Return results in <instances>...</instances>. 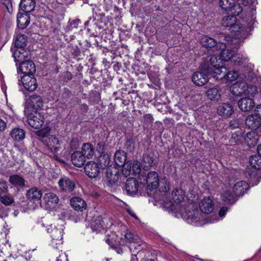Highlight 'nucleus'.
Returning <instances> with one entry per match:
<instances>
[{"instance_id":"33","label":"nucleus","mask_w":261,"mask_h":261,"mask_svg":"<svg viewBox=\"0 0 261 261\" xmlns=\"http://www.w3.org/2000/svg\"><path fill=\"white\" fill-rule=\"evenodd\" d=\"M83 154L87 159H91L94 154V148L93 145L89 143H84L82 146Z\"/></svg>"},{"instance_id":"40","label":"nucleus","mask_w":261,"mask_h":261,"mask_svg":"<svg viewBox=\"0 0 261 261\" xmlns=\"http://www.w3.org/2000/svg\"><path fill=\"white\" fill-rule=\"evenodd\" d=\"M249 162L254 169L261 170V155L259 154L252 155L249 160Z\"/></svg>"},{"instance_id":"42","label":"nucleus","mask_w":261,"mask_h":261,"mask_svg":"<svg viewBox=\"0 0 261 261\" xmlns=\"http://www.w3.org/2000/svg\"><path fill=\"white\" fill-rule=\"evenodd\" d=\"M232 61L236 65H241L248 62V58L246 55L240 54L235 55L234 54Z\"/></svg>"},{"instance_id":"37","label":"nucleus","mask_w":261,"mask_h":261,"mask_svg":"<svg viewBox=\"0 0 261 261\" xmlns=\"http://www.w3.org/2000/svg\"><path fill=\"white\" fill-rule=\"evenodd\" d=\"M104 222L102 217L98 216L92 223L91 227L93 231H100L104 228Z\"/></svg>"},{"instance_id":"5","label":"nucleus","mask_w":261,"mask_h":261,"mask_svg":"<svg viewBox=\"0 0 261 261\" xmlns=\"http://www.w3.org/2000/svg\"><path fill=\"white\" fill-rule=\"evenodd\" d=\"M28 123L32 128L39 129L44 123V117L40 113L35 112L30 114L28 116Z\"/></svg>"},{"instance_id":"44","label":"nucleus","mask_w":261,"mask_h":261,"mask_svg":"<svg viewBox=\"0 0 261 261\" xmlns=\"http://www.w3.org/2000/svg\"><path fill=\"white\" fill-rule=\"evenodd\" d=\"M258 136L256 135V134L254 132H251L247 133L246 136L245 137V140L249 144V140L251 141L250 143V146H254L255 144H257Z\"/></svg>"},{"instance_id":"20","label":"nucleus","mask_w":261,"mask_h":261,"mask_svg":"<svg viewBox=\"0 0 261 261\" xmlns=\"http://www.w3.org/2000/svg\"><path fill=\"white\" fill-rule=\"evenodd\" d=\"M249 187L248 184L245 181H240L235 184L233 187V191L238 197L243 195L248 189Z\"/></svg>"},{"instance_id":"52","label":"nucleus","mask_w":261,"mask_h":261,"mask_svg":"<svg viewBox=\"0 0 261 261\" xmlns=\"http://www.w3.org/2000/svg\"><path fill=\"white\" fill-rule=\"evenodd\" d=\"M56 261H68L67 255L62 251L57 250Z\"/></svg>"},{"instance_id":"22","label":"nucleus","mask_w":261,"mask_h":261,"mask_svg":"<svg viewBox=\"0 0 261 261\" xmlns=\"http://www.w3.org/2000/svg\"><path fill=\"white\" fill-rule=\"evenodd\" d=\"M261 124V121L258 117L254 114L248 116L245 120V125L248 128L255 130L258 128Z\"/></svg>"},{"instance_id":"17","label":"nucleus","mask_w":261,"mask_h":261,"mask_svg":"<svg viewBox=\"0 0 261 261\" xmlns=\"http://www.w3.org/2000/svg\"><path fill=\"white\" fill-rule=\"evenodd\" d=\"M46 206L48 208H54L59 202L58 197L52 192L46 193L44 196Z\"/></svg>"},{"instance_id":"32","label":"nucleus","mask_w":261,"mask_h":261,"mask_svg":"<svg viewBox=\"0 0 261 261\" xmlns=\"http://www.w3.org/2000/svg\"><path fill=\"white\" fill-rule=\"evenodd\" d=\"M10 135L13 140L16 141H20L25 138V133L23 129L16 127L11 130Z\"/></svg>"},{"instance_id":"39","label":"nucleus","mask_w":261,"mask_h":261,"mask_svg":"<svg viewBox=\"0 0 261 261\" xmlns=\"http://www.w3.org/2000/svg\"><path fill=\"white\" fill-rule=\"evenodd\" d=\"M206 95L212 100H218L221 97L220 91L217 88L209 89L206 92Z\"/></svg>"},{"instance_id":"29","label":"nucleus","mask_w":261,"mask_h":261,"mask_svg":"<svg viewBox=\"0 0 261 261\" xmlns=\"http://www.w3.org/2000/svg\"><path fill=\"white\" fill-rule=\"evenodd\" d=\"M29 103L34 109L38 110L43 106L42 98L39 95L33 94L29 97Z\"/></svg>"},{"instance_id":"54","label":"nucleus","mask_w":261,"mask_h":261,"mask_svg":"<svg viewBox=\"0 0 261 261\" xmlns=\"http://www.w3.org/2000/svg\"><path fill=\"white\" fill-rule=\"evenodd\" d=\"M105 143L103 142H100L97 143L96 146V151L99 154L105 153Z\"/></svg>"},{"instance_id":"60","label":"nucleus","mask_w":261,"mask_h":261,"mask_svg":"<svg viewBox=\"0 0 261 261\" xmlns=\"http://www.w3.org/2000/svg\"><path fill=\"white\" fill-rule=\"evenodd\" d=\"M3 4L6 6L8 11H10V9L12 8V3L10 0H2Z\"/></svg>"},{"instance_id":"19","label":"nucleus","mask_w":261,"mask_h":261,"mask_svg":"<svg viewBox=\"0 0 261 261\" xmlns=\"http://www.w3.org/2000/svg\"><path fill=\"white\" fill-rule=\"evenodd\" d=\"M218 114L221 116L228 117L233 112L232 106L228 103H222L217 108Z\"/></svg>"},{"instance_id":"14","label":"nucleus","mask_w":261,"mask_h":261,"mask_svg":"<svg viewBox=\"0 0 261 261\" xmlns=\"http://www.w3.org/2000/svg\"><path fill=\"white\" fill-rule=\"evenodd\" d=\"M142 166L145 170H148L150 168L157 165V161L154 158L153 153H145L142 156Z\"/></svg>"},{"instance_id":"2","label":"nucleus","mask_w":261,"mask_h":261,"mask_svg":"<svg viewBox=\"0 0 261 261\" xmlns=\"http://www.w3.org/2000/svg\"><path fill=\"white\" fill-rule=\"evenodd\" d=\"M49 130L50 129L48 127H46L45 129H42L36 132V135L38 139L46 145V150L48 151V153L49 152L51 153L49 155H53L54 157H55L57 156L56 153H57L59 149V147H58L59 141L55 136L49 134Z\"/></svg>"},{"instance_id":"4","label":"nucleus","mask_w":261,"mask_h":261,"mask_svg":"<svg viewBox=\"0 0 261 261\" xmlns=\"http://www.w3.org/2000/svg\"><path fill=\"white\" fill-rule=\"evenodd\" d=\"M145 187L142 184V178L140 176H138V179L134 178H128L125 183V189L127 193L130 195L139 193L140 195H145Z\"/></svg>"},{"instance_id":"62","label":"nucleus","mask_w":261,"mask_h":261,"mask_svg":"<svg viewBox=\"0 0 261 261\" xmlns=\"http://www.w3.org/2000/svg\"><path fill=\"white\" fill-rule=\"evenodd\" d=\"M6 127L7 123L2 119H0V132L4 131Z\"/></svg>"},{"instance_id":"12","label":"nucleus","mask_w":261,"mask_h":261,"mask_svg":"<svg viewBox=\"0 0 261 261\" xmlns=\"http://www.w3.org/2000/svg\"><path fill=\"white\" fill-rule=\"evenodd\" d=\"M227 72V69L223 66H217L216 67L207 70L206 73L211 75L217 80H221L224 79L225 74Z\"/></svg>"},{"instance_id":"64","label":"nucleus","mask_w":261,"mask_h":261,"mask_svg":"<svg viewBox=\"0 0 261 261\" xmlns=\"http://www.w3.org/2000/svg\"><path fill=\"white\" fill-rule=\"evenodd\" d=\"M4 261H27L24 258H14L13 257L9 256L7 259H5Z\"/></svg>"},{"instance_id":"15","label":"nucleus","mask_w":261,"mask_h":261,"mask_svg":"<svg viewBox=\"0 0 261 261\" xmlns=\"http://www.w3.org/2000/svg\"><path fill=\"white\" fill-rule=\"evenodd\" d=\"M202 45L207 48H211L214 51L219 50V45L214 39L207 36H204L201 39Z\"/></svg>"},{"instance_id":"61","label":"nucleus","mask_w":261,"mask_h":261,"mask_svg":"<svg viewBox=\"0 0 261 261\" xmlns=\"http://www.w3.org/2000/svg\"><path fill=\"white\" fill-rule=\"evenodd\" d=\"M228 208L226 206H223L222 207L219 212V215L220 217H223L225 216L226 212L227 211Z\"/></svg>"},{"instance_id":"58","label":"nucleus","mask_w":261,"mask_h":261,"mask_svg":"<svg viewBox=\"0 0 261 261\" xmlns=\"http://www.w3.org/2000/svg\"><path fill=\"white\" fill-rule=\"evenodd\" d=\"M130 171V167L127 166V168H125L123 166L121 173L124 177L126 178L129 175Z\"/></svg>"},{"instance_id":"34","label":"nucleus","mask_w":261,"mask_h":261,"mask_svg":"<svg viewBox=\"0 0 261 261\" xmlns=\"http://www.w3.org/2000/svg\"><path fill=\"white\" fill-rule=\"evenodd\" d=\"M217 57L215 56H212L210 59L209 62L202 64L200 67L203 69L204 72H206L208 69H211L217 66H219V64H217Z\"/></svg>"},{"instance_id":"28","label":"nucleus","mask_w":261,"mask_h":261,"mask_svg":"<svg viewBox=\"0 0 261 261\" xmlns=\"http://www.w3.org/2000/svg\"><path fill=\"white\" fill-rule=\"evenodd\" d=\"M62 230L58 229L55 226L53 225H49L47 228V232L50 233V237L53 240L60 241L62 239Z\"/></svg>"},{"instance_id":"63","label":"nucleus","mask_w":261,"mask_h":261,"mask_svg":"<svg viewBox=\"0 0 261 261\" xmlns=\"http://www.w3.org/2000/svg\"><path fill=\"white\" fill-rule=\"evenodd\" d=\"M16 49L20 51V55L23 57L24 59L25 57H27L28 55V52L26 51L24 48H16Z\"/></svg>"},{"instance_id":"31","label":"nucleus","mask_w":261,"mask_h":261,"mask_svg":"<svg viewBox=\"0 0 261 261\" xmlns=\"http://www.w3.org/2000/svg\"><path fill=\"white\" fill-rule=\"evenodd\" d=\"M126 161V153L122 150L115 151V165L118 167H123Z\"/></svg>"},{"instance_id":"26","label":"nucleus","mask_w":261,"mask_h":261,"mask_svg":"<svg viewBox=\"0 0 261 261\" xmlns=\"http://www.w3.org/2000/svg\"><path fill=\"white\" fill-rule=\"evenodd\" d=\"M30 22V16L25 13L24 14L18 13L17 14V25L20 29L26 28Z\"/></svg>"},{"instance_id":"6","label":"nucleus","mask_w":261,"mask_h":261,"mask_svg":"<svg viewBox=\"0 0 261 261\" xmlns=\"http://www.w3.org/2000/svg\"><path fill=\"white\" fill-rule=\"evenodd\" d=\"M21 83L24 89L29 91H34L38 87L37 80L34 74L23 75L21 77Z\"/></svg>"},{"instance_id":"23","label":"nucleus","mask_w":261,"mask_h":261,"mask_svg":"<svg viewBox=\"0 0 261 261\" xmlns=\"http://www.w3.org/2000/svg\"><path fill=\"white\" fill-rule=\"evenodd\" d=\"M114 165L111 164L108 167L106 168L105 172V180L106 184L109 187H113L114 185V174H113Z\"/></svg>"},{"instance_id":"48","label":"nucleus","mask_w":261,"mask_h":261,"mask_svg":"<svg viewBox=\"0 0 261 261\" xmlns=\"http://www.w3.org/2000/svg\"><path fill=\"white\" fill-rule=\"evenodd\" d=\"M231 94L234 96H240L243 93V90L240 88L238 84H235L232 85L230 88Z\"/></svg>"},{"instance_id":"7","label":"nucleus","mask_w":261,"mask_h":261,"mask_svg":"<svg viewBox=\"0 0 261 261\" xmlns=\"http://www.w3.org/2000/svg\"><path fill=\"white\" fill-rule=\"evenodd\" d=\"M58 186L61 191L69 193L72 192L75 188V184L74 180L67 177H63L58 181Z\"/></svg>"},{"instance_id":"51","label":"nucleus","mask_w":261,"mask_h":261,"mask_svg":"<svg viewBox=\"0 0 261 261\" xmlns=\"http://www.w3.org/2000/svg\"><path fill=\"white\" fill-rule=\"evenodd\" d=\"M124 237L130 243H138V239L135 238L134 234L130 231H126L125 232Z\"/></svg>"},{"instance_id":"3","label":"nucleus","mask_w":261,"mask_h":261,"mask_svg":"<svg viewBox=\"0 0 261 261\" xmlns=\"http://www.w3.org/2000/svg\"><path fill=\"white\" fill-rule=\"evenodd\" d=\"M140 176L142 178V184L146 188L145 189L146 194L151 196L159 187L160 180L158 173L155 171H150L146 175Z\"/></svg>"},{"instance_id":"59","label":"nucleus","mask_w":261,"mask_h":261,"mask_svg":"<svg viewBox=\"0 0 261 261\" xmlns=\"http://www.w3.org/2000/svg\"><path fill=\"white\" fill-rule=\"evenodd\" d=\"M254 115L256 116L257 117H258V119H259L261 121V105H258L256 107Z\"/></svg>"},{"instance_id":"1","label":"nucleus","mask_w":261,"mask_h":261,"mask_svg":"<svg viewBox=\"0 0 261 261\" xmlns=\"http://www.w3.org/2000/svg\"><path fill=\"white\" fill-rule=\"evenodd\" d=\"M221 23L223 27L236 36L231 39L230 45L233 48H240L242 42L247 35V28L241 25L235 16H224Z\"/></svg>"},{"instance_id":"47","label":"nucleus","mask_w":261,"mask_h":261,"mask_svg":"<svg viewBox=\"0 0 261 261\" xmlns=\"http://www.w3.org/2000/svg\"><path fill=\"white\" fill-rule=\"evenodd\" d=\"M132 171L135 175H141L140 174L141 171V165L140 162L137 161H134L132 166Z\"/></svg>"},{"instance_id":"30","label":"nucleus","mask_w":261,"mask_h":261,"mask_svg":"<svg viewBox=\"0 0 261 261\" xmlns=\"http://www.w3.org/2000/svg\"><path fill=\"white\" fill-rule=\"evenodd\" d=\"M9 182L15 187H22L25 185V180L20 175L13 174L9 176Z\"/></svg>"},{"instance_id":"57","label":"nucleus","mask_w":261,"mask_h":261,"mask_svg":"<svg viewBox=\"0 0 261 261\" xmlns=\"http://www.w3.org/2000/svg\"><path fill=\"white\" fill-rule=\"evenodd\" d=\"M8 191V187L6 181L0 182V192L3 193H7Z\"/></svg>"},{"instance_id":"16","label":"nucleus","mask_w":261,"mask_h":261,"mask_svg":"<svg viewBox=\"0 0 261 261\" xmlns=\"http://www.w3.org/2000/svg\"><path fill=\"white\" fill-rule=\"evenodd\" d=\"M253 100L249 97H244L238 101V107L241 110L244 112H248L254 107Z\"/></svg>"},{"instance_id":"25","label":"nucleus","mask_w":261,"mask_h":261,"mask_svg":"<svg viewBox=\"0 0 261 261\" xmlns=\"http://www.w3.org/2000/svg\"><path fill=\"white\" fill-rule=\"evenodd\" d=\"M97 162L102 168H107L111 164L114 165V161L111 160L110 155L107 153L99 154L97 157Z\"/></svg>"},{"instance_id":"38","label":"nucleus","mask_w":261,"mask_h":261,"mask_svg":"<svg viewBox=\"0 0 261 261\" xmlns=\"http://www.w3.org/2000/svg\"><path fill=\"white\" fill-rule=\"evenodd\" d=\"M188 220L189 223L194 224L199 221L201 219V214H199L198 210L193 212L189 211L187 212Z\"/></svg>"},{"instance_id":"35","label":"nucleus","mask_w":261,"mask_h":261,"mask_svg":"<svg viewBox=\"0 0 261 261\" xmlns=\"http://www.w3.org/2000/svg\"><path fill=\"white\" fill-rule=\"evenodd\" d=\"M221 199L225 204H232L236 201L235 196L228 191L221 194Z\"/></svg>"},{"instance_id":"45","label":"nucleus","mask_w":261,"mask_h":261,"mask_svg":"<svg viewBox=\"0 0 261 261\" xmlns=\"http://www.w3.org/2000/svg\"><path fill=\"white\" fill-rule=\"evenodd\" d=\"M225 77L224 79H225L227 82H231L236 80L238 77L239 74L237 71L236 70H231V71H228L225 74Z\"/></svg>"},{"instance_id":"53","label":"nucleus","mask_w":261,"mask_h":261,"mask_svg":"<svg viewBox=\"0 0 261 261\" xmlns=\"http://www.w3.org/2000/svg\"><path fill=\"white\" fill-rule=\"evenodd\" d=\"M113 239H114V234L112 232V234H110L108 232L107 234V237L106 238V242L112 248H114V244H113Z\"/></svg>"},{"instance_id":"18","label":"nucleus","mask_w":261,"mask_h":261,"mask_svg":"<svg viewBox=\"0 0 261 261\" xmlns=\"http://www.w3.org/2000/svg\"><path fill=\"white\" fill-rule=\"evenodd\" d=\"M72 164L76 167H82L86 162V158L80 151H74L71 156Z\"/></svg>"},{"instance_id":"41","label":"nucleus","mask_w":261,"mask_h":261,"mask_svg":"<svg viewBox=\"0 0 261 261\" xmlns=\"http://www.w3.org/2000/svg\"><path fill=\"white\" fill-rule=\"evenodd\" d=\"M172 196L174 202L177 204L180 203L185 198V195L181 190H173L172 192Z\"/></svg>"},{"instance_id":"11","label":"nucleus","mask_w":261,"mask_h":261,"mask_svg":"<svg viewBox=\"0 0 261 261\" xmlns=\"http://www.w3.org/2000/svg\"><path fill=\"white\" fill-rule=\"evenodd\" d=\"M19 70L23 75H33L36 72V66L33 61L26 60L20 63Z\"/></svg>"},{"instance_id":"24","label":"nucleus","mask_w":261,"mask_h":261,"mask_svg":"<svg viewBox=\"0 0 261 261\" xmlns=\"http://www.w3.org/2000/svg\"><path fill=\"white\" fill-rule=\"evenodd\" d=\"M41 191L34 187L29 189L27 192V196L28 199L33 202H39L42 197Z\"/></svg>"},{"instance_id":"49","label":"nucleus","mask_w":261,"mask_h":261,"mask_svg":"<svg viewBox=\"0 0 261 261\" xmlns=\"http://www.w3.org/2000/svg\"><path fill=\"white\" fill-rule=\"evenodd\" d=\"M1 202L6 206L10 205L14 202V198L12 197H9L6 195L1 196Z\"/></svg>"},{"instance_id":"56","label":"nucleus","mask_w":261,"mask_h":261,"mask_svg":"<svg viewBox=\"0 0 261 261\" xmlns=\"http://www.w3.org/2000/svg\"><path fill=\"white\" fill-rule=\"evenodd\" d=\"M70 147L72 150L76 149L79 146V141L77 138H73L70 141Z\"/></svg>"},{"instance_id":"8","label":"nucleus","mask_w":261,"mask_h":261,"mask_svg":"<svg viewBox=\"0 0 261 261\" xmlns=\"http://www.w3.org/2000/svg\"><path fill=\"white\" fill-rule=\"evenodd\" d=\"M230 42L228 43V45H230V47L231 49H226V45L224 43H221L219 45V50H221L219 56L220 59L221 60L228 61L229 60H232V58L233 57L234 54V49L237 50L238 48H233L231 45H230Z\"/></svg>"},{"instance_id":"9","label":"nucleus","mask_w":261,"mask_h":261,"mask_svg":"<svg viewBox=\"0 0 261 261\" xmlns=\"http://www.w3.org/2000/svg\"><path fill=\"white\" fill-rule=\"evenodd\" d=\"M86 175L90 178H95L99 174L100 169L98 163L93 161L88 162L84 167Z\"/></svg>"},{"instance_id":"10","label":"nucleus","mask_w":261,"mask_h":261,"mask_svg":"<svg viewBox=\"0 0 261 261\" xmlns=\"http://www.w3.org/2000/svg\"><path fill=\"white\" fill-rule=\"evenodd\" d=\"M201 71L195 72L192 76V81L199 86L205 84L208 81V75L209 74L204 71L203 69L200 68Z\"/></svg>"},{"instance_id":"55","label":"nucleus","mask_w":261,"mask_h":261,"mask_svg":"<svg viewBox=\"0 0 261 261\" xmlns=\"http://www.w3.org/2000/svg\"><path fill=\"white\" fill-rule=\"evenodd\" d=\"M71 96L70 91L67 88H64L61 95V98L64 100L68 99Z\"/></svg>"},{"instance_id":"13","label":"nucleus","mask_w":261,"mask_h":261,"mask_svg":"<svg viewBox=\"0 0 261 261\" xmlns=\"http://www.w3.org/2000/svg\"><path fill=\"white\" fill-rule=\"evenodd\" d=\"M199 206L200 211L206 214H210L214 208V202L210 197H205L202 199L199 204Z\"/></svg>"},{"instance_id":"27","label":"nucleus","mask_w":261,"mask_h":261,"mask_svg":"<svg viewBox=\"0 0 261 261\" xmlns=\"http://www.w3.org/2000/svg\"><path fill=\"white\" fill-rule=\"evenodd\" d=\"M35 6V0H21L19 4L20 8L26 13L33 11Z\"/></svg>"},{"instance_id":"21","label":"nucleus","mask_w":261,"mask_h":261,"mask_svg":"<svg viewBox=\"0 0 261 261\" xmlns=\"http://www.w3.org/2000/svg\"><path fill=\"white\" fill-rule=\"evenodd\" d=\"M70 204L74 210L78 211H83L87 207L85 200L79 197H73L70 200Z\"/></svg>"},{"instance_id":"43","label":"nucleus","mask_w":261,"mask_h":261,"mask_svg":"<svg viewBox=\"0 0 261 261\" xmlns=\"http://www.w3.org/2000/svg\"><path fill=\"white\" fill-rule=\"evenodd\" d=\"M243 11V8L240 4L236 3L235 1L233 2L232 5L230 6L228 12H230L233 14L232 16H237L240 15Z\"/></svg>"},{"instance_id":"36","label":"nucleus","mask_w":261,"mask_h":261,"mask_svg":"<svg viewBox=\"0 0 261 261\" xmlns=\"http://www.w3.org/2000/svg\"><path fill=\"white\" fill-rule=\"evenodd\" d=\"M27 38L23 34H18L15 40V46L16 48H24L27 45Z\"/></svg>"},{"instance_id":"50","label":"nucleus","mask_w":261,"mask_h":261,"mask_svg":"<svg viewBox=\"0 0 261 261\" xmlns=\"http://www.w3.org/2000/svg\"><path fill=\"white\" fill-rule=\"evenodd\" d=\"M13 53V57L15 62L21 63L22 62V60L24 59L23 57L20 55V51L16 48L11 49Z\"/></svg>"},{"instance_id":"46","label":"nucleus","mask_w":261,"mask_h":261,"mask_svg":"<svg viewBox=\"0 0 261 261\" xmlns=\"http://www.w3.org/2000/svg\"><path fill=\"white\" fill-rule=\"evenodd\" d=\"M153 116L150 114H146L143 116L142 122L144 127H147L151 125L153 121Z\"/></svg>"}]
</instances>
